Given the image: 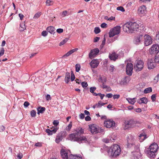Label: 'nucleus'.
I'll list each match as a JSON object with an SVG mask.
<instances>
[{"label":"nucleus","mask_w":159,"mask_h":159,"mask_svg":"<svg viewBox=\"0 0 159 159\" xmlns=\"http://www.w3.org/2000/svg\"><path fill=\"white\" fill-rule=\"evenodd\" d=\"M96 88L94 87H91L90 88V91L91 93H93L95 91Z\"/></svg>","instance_id":"nucleus-53"},{"label":"nucleus","mask_w":159,"mask_h":159,"mask_svg":"<svg viewBox=\"0 0 159 159\" xmlns=\"http://www.w3.org/2000/svg\"><path fill=\"white\" fill-rule=\"evenodd\" d=\"M133 69V65L131 63H128L126 66V74L129 76L132 75Z\"/></svg>","instance_id":"nucleus-10"},{"label":"nucleus","mask_w":159,"mask_h":159,"mask_svg":"<svg viewBox=\"0 0 159 159\" xmlns=\"http://www.w3.org/2000/svg\"><path fill=\"white\" fill-rule=\"evenodd\" d=\"M107 24L105 23H102L101 25V26L102 28H105L107 27Z\"/></svg>","instance_id":"nucleus-60"},{"label":"nucleus","mask_w":159,"mask_h":159,"mask_svg":"<svg viewBox=\"0 0 159 159\" xmlns=\"http://www.w3.org/2000/svg\"><path fill=\"white\" fill-rule=\"evenodd\" d=\"M46 5L48 6L52 5L54 3V1L51 0H47L46 2Z\"/></svg>","instance_id":"nucleus-36"},{"label":"nucleus","mask_w":159,"mask_h":159,"mask_svg":"<svg viewBox=\"0 0 159 159\" xmlns=\"http://www.w3.org/2000/svg\"><path fill=\"white\" fill-rule=\"evenodd\" d=\"M45 98H46V99L47 101L50 100L51 99L50 95L49 94H47L46 95V96H45Z\"/></svg>","instance_id":"nucleus-58"},{"label":"nucleus","mask_w":159,"mask_h":159,"mask_svg":"<svg viewBox=\"0 0 159 159\" xmlns=\"http://www.w3.org/2000/svg\"><path fill=\"white\" fill-rule=\"evenodd\" d=\"M137 102L139 104L143 103L147 104L148 102L147 99L146 98H142L137 100Z\"/></svg>","instance_id":"nucleus-26"},{"label":"nucleus","mask_w":159,"mask_h":159,"mask_svg":"<svg viewBox=\"0 0 159 159\" xmlns=\"http://www.w3.org/2000/svg\"><path fill=\"white\" fill-rule=\"evenodd\" d=\"M143 67V62L141 60H136L134 65V69L136 71H139L142 70Z\"/></svg>","instance_id":"nucleus-6"},{"label":"nucleus","mask_w":159,"mask_h":159,"mask_svg":"<svg viewBox=\"0 0 159 159\" xmlns=\"http://www.w3.org/2000/svg\"><path fill=\"white\" fill-rule=\"evenodd\" d=\"M101 102H99L98 104H96L95 105H93V109H95L96 107H101Z\"/></svg>","instance_id":"nucleus-45"},{"label":"nucleus","mask_w":159,"mask_h":159,"mask_svg":"<svg viewBox=\"0 0 159 159\" xmlns=\"http://www.w3.org/2000/svg\"><path fill=\"white\" fill-rule=\"evenodd\" d=\"M75 131L76 132L75 133H77V134H83L84 133V129L83 128L79 127L76 129Z\"/></svg>","instance_id":"nucleus-33"},{"label":"nucleus","mask_w":159,"mask_h":159,"mask_svg":"<svg viewBox=\"0 0 159 159\" xmlns=\"http://www.w3.org/2000/svg\"><path fill=\"white\" fill-rule=\"evenodd\" d=\"M48 34V32L46 31H43L42 32L41 34L42 36L45 37Z\"/></svg>","instance_id":"nucleus-55"},{"label":"nucleus","mask_w":159,"mask_h":159,"mask_svg":"<svg viewBox=\"0 0 159 159\" xmlns=\"http://www.w3.org/2000/svg\"><path fill=\"white\" fill-rule=\"evenodd\" d=\"M120 97V95L118 94H116L113 95V98L115 99H118Z\"/></svg>","instance_id":"nucleus-61"},{"label":"nucleus","mask_w":159,"mask_h":159,"mask_svg":"<svg viewBox=\"0 0 159 159\" xmlns=\"http://www.w3.org/2000/svg\"><path fill=\"white\" fill-rule=\"evenodd\" d=\"M103 141L106 143H108L111 141V140L108 138H105L103 139Z\"/></svg>","instance_id":"nucleus-46"},{"label":"nucleus","mask_w":159,"mask_h":159,"mask_svg":"<svg viewBox=\"0 0 159 159\" xmlns=\"http://www.w3.org/2000/svg\"><path fill=\"white\" fill-rule=\"evenodd\" d=\"M78 135L77 133L71 134L69 135V138L73 141H77L79 138Z\"/></svg>","instance_id":"nucleus-19"},{"label":"nucleus","mask_w":159,"mask_h":159,"mask_svg":"<svg viewBox=\"0 0 159 159\" xmlns=\"http://www.w3.org/2000/svg\"><path fill=\"white\" fill-rule=\"evenodd\" d=\"M47 74L45 71H43L39 75L33 76L31 78V80H42L45 79L47 77Z\"/></svg>","instance_id":"nucleus-12"},{"label":"nucleus","mask_w":159,"mask_h":159,"mask_svg":"<svg viewBox=\"0 0 159 159\" xmlns=\"http://www.w3.org/2000/svg\"><path fill=\"white\" fill-rule=\"evenodd\" d=\"M124 124L125 125L124 129H125L135 127L134 119H131L129 120H125Z\"/></svg>","instance_id":"nucleus-7"},{"label":"nucleus","mask_w":159,"mask_h":159,"mask_svg":"<svg viewBox=\"0 0 159 159\" xmlns=\"http://www.w3.org/2000/svg\"><path fill=\"white\" fill-rule=\"evenodd\" d=\"M58 129V128L56 127H54V128L51 129L50 130L49 129H47L45 130V131L48 134V135H52L53 134L56 133Z\"/></svg>","instance_id":"nucleus-21"},{"label":"nucleus","mask_w":159,"mask_h":159,"mask_svg":"<svg viewBox=\"0 0 159 159\" xmlns=\"http://www.w3.org/2000/svg\"><path fill=\"white\" fill-rule=\"evenodd\" d=\"M109 57L111 60L115 61L117 59L118 55L115 52H114L112 53L111 54H110L109 55Z\"/></svg>","instance_id":"nucleus-24"},{"label":"nucleus","mask_w":159,"mask_h":159,"mask_svg":"<svg viewBox=\"0 0 159 159\" xmlns=\"http://www.w3.org/2000/svg\"><path fill=\"white\" fill-rule=\"evenodd\" d=\"M158 148V146L157 143H153L151 144L149 147V150H147V156L149 157L154 158Z\"/></svg>","instance_id":"nucleus-2"},{"label":"nucleus","mask_w":159,"mask_h":159,"mask_svg":"<svg viewBox=\"0 0 159 159\" xmlns=\"http://www.w3.org/2000/svg\"><path fill=\"white\" fill-rule=\"evenodd\" d=\"M146 7L144 6H140L138 10V13L141 16H143L146 12Z\"/></svg>","instance_id":"nucleus-15"},{"label":"nucleus","mask_w":159,"mask_h":159,"mask_svg":"<svg viewBox=\"0 0 159 159\" xmlns=\"http://www.w3.org/2000/svg\"><path fill=\"white\" fill-rule=\"evenodd\" d=\"M25 26L24 23L20 24V30L21 31H23L25 29Z\"/></svg>","instance_id":"nucleus-38"},{"label":"nucleus","mask_w":159,"mask_h":159,"mask_svg":"<svg viewBox=\"0 0 159 159\" xmlns=\"http://www.w3.org/2000/svg\"><path fill=\"white\" fill-rule=\"evenodd\" d=\"M143 34H139L135 37L134 40L136 44H139L141 41H142L143 38Z\"/></svg>","instance_id":"nucleus-18"},{"label":"nucleus","mask_w":159,"mask_h":159,"mask_svg":"<svg viewBox=\"0 0 159 159\" xmlns=\"http://www.w3.org/2000/svg\"><path fill=\"white\" fill-rule=\"evenodd\" d=\"M72 126V122H70L68 126L66 127V130L69 131L71 129V127Z\"/></svg>","instance_id":"nucleus-39"},{"label":"nucleus","mask_w":159,"mask_h":159,"mask_svg":"<svg viewBox=\"0 0 159 159\" xmlns=\"http://www.w3.org/2000/svg\"><path fill=\"white\" fill-rule=\"evenodd\" d=\"M155 61L156 63H159V51L157 52L155 56Z\"/></svg>","instance_id":"nucleus-35"},{"label":"nucleus","mask_w":159,"mask_h":159,"mask_svg":"<svg viewBox=\"0 0 159 159\" xmlns=\"http://www.w3.org/2000/svg\"><path fill=\"white\" fill-rule=\"evenodd\" d=\"M67 13V11H64L62 12V16L63 17L65 16Z\"/></svg>","instance_id":"nucleus-63"},{"label":"nucleus","mask_w":159,"mask_h":159,"mask_svg":"<svg viewBox=\"0 0 159 159\" xmlns=\"http://www.w3.org/2000/svg\"><path fill=\"white\" fill-rule=\"evenodd\" d=\"M101 31L100 30L99 27H96L94 28V32L96 34H98Z\"/></svg>","instance_id":"nucleus-41"},{"label":"nucleus","mask_w":159,"mask_h":159,"mask_svg":"<svg viewBox=\"0 0 159 159\" xmlns=\"http://www.w3.org/2000/svg\"><path fill=\"white\" fill-rule=\"evenodd\" d=\"M100 39V38L99 37H95L93 40V42L96 43L98 42Z\"/></svg>","instance_id":"nucleus-57"},{"label":"nucleus","mask_w":159,"mask_h":159,"mask_svg":"<svg viewBox=\"0 0 159 159\" xmlns=\"http://www.w3.org/2000/svg\"><path fill=\"white\" fill-rule=\"evenodd\" d=\"M47 30L50 34H53L55 33V28L52 26H50L47 27Z\"/></svg>","instance_id":"nucleus-29"},{"label":"nucleus","mask_w":159,"mask_h":159,"mask_svg":"<svg viewBox=\"0 0 159 159\" xmlns=\"http://www.w3.org/2000/svg\"><path fill=\"white\" fill-rule=\"evenodd\" d=\"M99 64V61L97 59H93L90 63V65L91 67L94 68L97 67Z\"/></svg>","instance_id":"nucleus-22"},{"label":"nucleus","mask_w":159,"mask_h":159,"mask_svg":"<svg viewBox=\"0 0 159 159\" xmlns=\"http://www.w3.org/2000/svg\"><path fill=\"white\" fill-rule=\"evenodd\" d=\"M41 13L40 12H38L36 13L34 17V18L36 19L38 18L41 16Z\"/></svg>","instance_id":"nucleus-43"},{"label":"nucleus","mask_w":159,"mask_h":159,"mask_svg":"<svg viewBox=\"0 0 159 159\" xmlns=\"http://www.w3.org/2000/svg\"><path fill=\"white\" fill-rule=\"evenodd\" d=\"M4 48H1L0 51V57L4 54Z\"/></svg>","instance_id":"nucleus-47"},{"label":"nucleus","mask_w":159,"mask_h":159,"mask_svg":"<svg viewBox=\"0 0 159 159\" xmlns=\"http://www.w3.org/2000/svg\"><path fill=\"white\" fill-rule=\"evenodd\" d=\"M69 159H82V157L81 156L77 155L71 154L69 155Z\"/></svg>","instance_id":"nucleus-28"},{"label":"nucleus","mask_w":159,"mask_h":159,"mask_svg":"<svg viewBox=\"0 0 159 159\" xmlns=\"http://www.w3.org/2000/svg\"><path fill=\"white\" fill-rule=\"evenodd\" d=\"M71 74L69 72H67L66 74L65 80H75V76L73 71L71 70Z\"/></svg>","instance_id":"nucleus-17"},{"label":"nucleus","mask_w":159,"mask_h":159,"mask_svg":"<svg viewBox=\"0 0 159 159\" xmlns=\"http://www.w3.org/2000/svg\"><path fill=\"white\" fill-rule=\"evenodd\" d=\"M68 40L67 39H66L64 40H63L59 44V45L60 46H61V45H63L65 43H66L67 41Z\"/></svg>","instance_id":"nucleus-49"},{"label":"nucleus","mask_w":159,"mask_h":159,"mask_svg":"<svg viewBox=\"0 0 159 159\" xmlns=\"http://www.w3.org/2000/svg\"><path fill=\"white\" fill-rule=\"evenodd\" d=\"M134 139L133 136L130 135L128 137L127 141L126 146L128 148H130L134 146Z\"/></svg>","instance_id":"nucleus-8"},{"label":"nucleus","mask_w":159,"mask_h":159,"mask_svg":"<svg viewBox=\"0 0 159 159\" xmlns=\"http://www.w3.org/2000/svg\"><path fill=\"white\" fill-rule=\"evenodd\" d=\"M147 138L146 134L144 132L140 134L139 136V139L141 142H143Z\"/></svg>","instance_id":"nucleus-25"},{"label":"nucleus","mask_w":159,"mask_h":159,"mask_svg":"<svg viewBox=\"0 0 159 159\" xmlns=\"http://www.w3.org/2000/svg\"><path fill=\"white\" fill-rule=\"evenodd\" d=\"M120 151V146L117 144H114L110 147L108 153L110 156L116 157L119 155Z\"/></svg>","instance_id":"nucleus-3"},{"label":"nucleus","mask_w":159,"mask_h":159,"mask_svg":"<svg viewBox=\"0 0 159 159\" xmlns=\"http://www.w3.org/2000/svg\"><path fill=\"white\" fill-rule=\"evenodd\" d=\"M121 27L120 26H116L111 29L109 33V36L111 37L115 35L119 34L120 32Z\"/></svg>","instance_id":"nucleus-5"},{"label":"nucleus","mask_w":159,"mask_h":159,"mask_svg":"<svg viewBox=\"0 0 159 159\" xmlns=\"http://www.w3.org/2000/svg\"><path fill=\"white\" fill-rule=\"evenodd\" d=\"M105 42H106V39L104 37L103 39V40L102 41V44L101 45V47H102V48L103 46L105 45Z\"/></svg>","instance_id":"nucleus-56"},{"label":"nucleus","mask_w":159,"mask_h":159,"mask_svg":"<svg viewBox=\"0 0 159 159\" xmlns=\"http://www.w3.org/2000/svg\"><path fill=\"white\" fill-rule=\"evenodd\" d=\"M104 124L105 127L110 128L114 126L115 122L112 120L108 119L104 121Z\"/></svg>","instance_id":"nucleus-9"},{"label":"nucleus","mask_w":159,"mask_h":159,"mask_svg":"<svg viewBox=\"0 0 159 159\" xmlns=\"http://www.w3.org/2000/svg\"><path fill=\"white\" fill-rule=\"evenodd\" d=\"M81 84L83 87L84 88H85L87 87L88 85L87 82L85 81L82 82Z\"/></svg>","instance_id":"nucleus-50"},{"label":"nucleus","mask_w":159,"mask_h":159,"mask_svg":"<svg viewBox=\"0 0 159 159\" xmlns=\"http://www.w3.org/2000/svg\"><path fill=\"white\" fill-rule=\"evenodd\" d=\"M53 124L55 126V127H56L59 124V122L58 120H55L53 122Z\"/></svg>","instance_id":"nucleus-52"},{"label":"nucleus","mask_w":159,"mask_h":159,"mask_svg":"<svg viewBox=\"0 0 159 159\" xmlns=\"http://www.w3.org/2000/svg\"><path fill=\"white\" fill-rule=\"evenodd\" d=\"M159 51V46L155 44L153 45L149 49V52L150 54H154Z\"/></svg>","instance_id":"nucleus-13"},{"label":"nucleus","mask_w":159,"mask_h":159,"mask_svg":"<svg viewBox=\"0 0 159 159\" xmlns=\"http://www.w3.org/2000/svg\"><path fill=\"white\" fill-rule=\"evenodd\" d=\"M82 141H84V142L88 141L87 139L84 136H80L79 137L77 142H82Z\"/></svg>","instance_id":"nucleus-30"},{"label":"nucleus","mask_w":159,"mask_h":159,"mask_svg":"<svg viewBox=\"0 0 159 159\" xmlns=\"http://www.w3.org/2000/svg\"><path fill=\"white\" fill-rule=\"evenodd\" d=\"M143 123L142 121L140 120H134V124L135 126H136V125L137 124H141Z\"/></svg>","instance_id":"nucleus-51"},{"label":"nucleus","mask_w":159,"mask_h":159,"mask_svg":"<svg viewBox=\"0 0 159 159\" xmlns=\"http://www.w3.org/2000/svg\"><path fill=\"white\" fill-rule=\"evenodd\" d=\"M78 50V48H75L73 49H72L70 50L68 52H67V53H68L69 54V55H70L72 53H73L74 52Z\"/></svg>","instance_id":"nucleus-40"},{"label":"nucleus","mask_w":159,"mask_h":159,"mask_svg":"<svg viewBox=\"0 0 159 159\" xmlns=\"http://www.w3.org/2000/svg\"><path fill=\"white\" fill-rule=\"evenodd\" d=\"M30 115L31 117H34L36 115V111L34 110H32L30 112Z\"/></svg>","instance_id":"nucleus-42"},{"label":"nucleus","mask_w":159,"mask_h":159,"mask_svg":"<svg viewBox=\"0 0 159 159\" xmlns=\"http://www.w3.org/2000/svg\"><path fill=\"white\" fill-rule=\"evenodd\" d=\"M147 65L148 66V68L149 69H152L154 68L156 65V63L153 62V60L152 59L148 60V63Z\"/></svg>","instance_id":"nucleus-23"},{"label":"nucleus","mask_w":159,"mask_h":159,"mask_svg":"<svg viewBox=\"0 0 159 159\" xmlns=\"http://www.w3.org/2000/svg\"><path fill=\"white\" fill-rule=\"evenodd\" d=\"M80 65L79 64H77L75 65V70L78 72L79 71L80 69Z\"/></svg>","instance_id":"nucleus-44"},{"label":"nucleus","mask_w":159,"mask_h":159,"mask_svg":"<svg viewBox=\"0 0 159 159\" xmlns=\"http://www.w3.org/2000/svg\"><path fill=\"white\" fill-rule=\"evenodd\" d=\"M63 30L62 29H58L57 30V32L58 33H61L63 32Z\"/></svg>","instance_id":"nucleus-62"},{"label":"nucleus","mask_w":159,"mask_h":159,"mask_svg":"<svg viewBox=\"0 0 159 159\" xmlns=\"http://www.w3.org/2000/svg\"><path fill=\"white\" fill-rule=\"evenodd\" d=\"M151 99H152V101L154 102L156 100V95L155 94H153L151 96Z\"/></svg>","instance_id":"nucleus-59"},{"label":"nucleus","mask_w":159,"mask_h":159,"mask_svg":"<svg viewBox=\"0 0 159 159\" xmlns=\"http://www.w3.org/2000/svg\"><path fill=\"white\" fill-rule=\"evenodd\" d=\"M105 80H102L101 82L102 83V88L103 89H108L109 91L111 90V88L106 84L104 83Z\"/></svg>","instance_id":"nucleus-34"},{"label":"nucleus","mask_w":159,"mask_h":159,"mask_svg":"<svg viewBox=\"0 0 159 159\" xmlns=\"http://www.w3.org/2000/svg\"><path fill=\"white\" fill-rule=\"evenodd\" d=\"M64 133V132L63 131H61L57 134L55 139V142L56 143H58L62 140L63 139V134Z\"/></svg>","instance_id":"nucleus-20"},{"label":"nucleus","mask_w":159,"mask_h":159,"mask_svg":"<svg viewBox=\"0 0 159 159\" xmlns=\"http://www.w3.org/2000/svg\"><path fill=\"white\" fill-rule=\"evenodd\" d=\"M60 154L62 159H68L69 158L68 156V151L67 150L63 148L61 149Z\"/></svg>","instance_id":"nucleus-16"},{"label":"nucleus","mask_w":159,"mask_h":159,"mask_svg":"<svg viewBox=\"0 0 159 159\" xmlns=\"http://www.w3.org/2000/svg\"><path fill=\"white\" fill-rule=\"evenodd\" d=\"M89 130L93 134H97L102 133L104 131L103 129L97 126L96 124H90L89 125Z\"/></svg>","instance_id":"nucleus-4"},{"label":"nucleus","mask_w":159,"mask_h":159,"mask_svg":"<svg viewBox=\"0 0 159 159\" xmlns=\"http://www.w3.org/2000/svg\"><path fill=\"white\" fill-rule=\"evenodd\" d=\"M129 82V80H119L117 81V83L121 86L126 85L128 84Z\"/></svg>","instance_id":"nucleus-27"},{"label":"nucleus","mask_w":159,"mask_h":159,"mask_svg":"<svg viewBox=\"0 0 159 159\" xmlns=\"http://www.w3.org/2000/svg\"><path fill=\"white\" fill-rule=\"evenodd\" d=\"M141 158L142 157L139 153L137 154V156L134 157V159H141Z\"/></svg>","instance_id":"nucleus-54"},{"label":"nucleus","mask_w":159,"mask_h":159,"mask_svg":"<svg viewBox=\"0 0 159 159\" xmlns=\"http://www.w3.org/2000/svg\"><path fill=\"white\" fill-rule=\"evenodd\" d=\"M152 88L151 87H149L147 88H146L144 89V93H148L152 92Z\"/></svg>","instance_id":"nucleus-37"},{"label":"nucleus","mask_w":159,"mask_h":159,"mask_svg":"<svg viewBox=\"0 0 159 159\" xmlns=\"http://www.w3.org/2000/svg\"><path fill=\"white\" fill-rule=\"evenodd\" d=\"M136 98H126L127 100L128 101L129 103H130L131 104L133 105L134 103L136 102Z\"/></svg>","instance_id":"nucleus-31"},{"label":"nucleus","mask_w":159,"mask_h":159,"mask_svg":"<svg viewBox=\"0 0 159 159\" xmlns=\"http://www.w3.org/2000/svg\"><path fill=\"white\" fill-rule=\"evenodd\" d=\"M116 9L117 10L120 11L122 12H124L125 11L124 8L121 6H120L117 7Z\"/></svg>","instance_id":"nucleus-48"},{"label":"nucleus","mask_w":159,"mask_h":159,"mask_svg":"<svg viewBox=\"0 0 159 159\" xmlns=\"http://www.w3.org/2000/svg\"><path fill=\"white\" fill-rule=\"evenodd\" d=\"M143 38L144 39V44L145 46H147L152 44V39L149 35L144 34Z\"/></svg>","instance_id":"nucleus-11"},{"label":"nucleus","mask_w":159,"mask_h":159,"mask_svg":"<svg viewBox=\"0 0 159 159\" xmlns=\"http://www.w3.org/2000/svg\"><path fill=\"white\" fill-rule=\"evenodd\" d=\"M99 52V50L98 48L92 49L89 54V58L90 59H92V57H94L97 55Z\"/></svg>","instance_id":"nucleus-14"},{"label":"nucleus","mask_w":159,"mask_h":159,"mask_svg":"<svg viewBox=\"0 0 159 159\" xmlns=\"http://www.w3.org/2000/svg\"><path fill=\"white\" fill-rule=\"evenodd\" d=\"M45 110V108L44 107H39L37 108V114H39L40 113H43Z\"/></svg>","instance_id":"nucleus-32"},{"label":"nucleus","mask_w":159,"mask_h":159,"mask_svg":"<svg viewBox=\"0 0 159 159\" xmlns=\"http://www.w3.org/2000/svg\"><path fill=\"white\" fill-rule=\"evenodd\" d=\"M139 25L135 22H127L123 26L124 30L127 33H133L139 29Z\"/></svg>","instance_id":"nucleus-1"},{"label":"nucleus","mask_w":159,"mask_h":159,"mask_svg":"<svg viewBox=\"0 0 159 159\" xmlns=\"http://www.w3.org/2000/svg\"><path fill=\"white\" fill-rule=\"evenodd\" d=\"M5 127L2 125L0 126V132H2L5 130Z\"/></svg>","instance_id":"nucleus-64"}]
</instances>
